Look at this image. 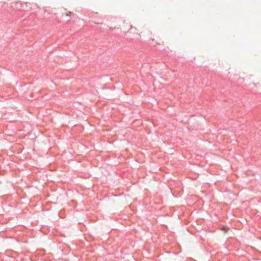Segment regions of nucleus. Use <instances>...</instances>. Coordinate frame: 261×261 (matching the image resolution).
Wrapping results in <instances>:
<instances>
[{
	"mask_svg": "<svg viewBox=\"0 0 261 261\" xmlns=\"http://www.w3.org/2000/svg\"><path fill=\"white\" fill-rule=\"evenodd\" d=\"M222 230L226 232L228 230V228L223 226L222 228Z\"/></svg>",
	"mask_w": 261,
	"mask_h": 261,
	"instance_id": "nucleus-1",
	"label": "nucleus"
},
{
	"mask_svg": "<svg viewBox=\"0 0 261 261\" xmlns=\"http://www.w3.org/2000/svg\"><path fill=\"white\" fill-rule=\"evenodd\" d=\"M71 14V12H70V11H68V12H67L66 13V15L67 16H70Z\"/></svg>",
	"mask_w": 261,
	"mask_h": 261,
	"instance_id": "nucleus-2",
	"label": "nucleus"
}]
</instances>
